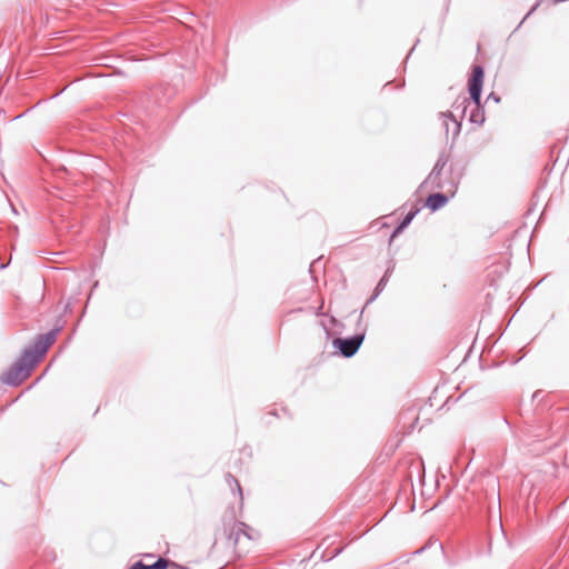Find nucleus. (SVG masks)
<instances>
[{
	"label": "nucleus",
	"mask_w": 569,
	"mask_h": 569,
	"mask_svg": "<svg viewBox=\"0 0 569 569\" xmlns=\"http://www.w3.org/2000/svg\"><path fill=\"white\" fill-rule=\"evenodd\" d=\"M470 97L467 96H460L456 99V101L452 104V111L457 117L458 120L461 121V119L468 117L469 108H470Z\"/></svg>",
	"instance_id": "6"
},
{
	"label": "nucleus",
	"mask_w": 569,
	"mask_h": 569,
	"mask_svg": "<svg viewBox=\"0 0 569 569\" xmlns=\"http://www.w3.org/2000/svg\"><path fill=\"white\" fill-rule=\"evenodd\" d=\"M440 118L446 133L449 134L452 132V138L455 139L460 133L461 129V122L458 120V117L453 112L447 111L441 112Z\"/></svg>",
	"instance_id": "5"
},
{
	"label": "nucleus",
	"mask_w": 569,
	"mask_h": 569,
	"mask_svg": "<svg viewBox=\"0 0 569 569\" xmlns=\"http://www.w3.org/2000/svg\"><path fill=\"white\" fill-rule=\"evenodd\" d=\"M418 213V209H415V210H410L406 216L405 218L402 219V221L400 222L402 224V227H408L410 224V222L413 220V218L416 217V214Z\"/></svg>",
	"instance_id": "11"
},
{
	"label": "nucleus",
	"mask_w": 569,
	"mask_h": 569,
	"mask_svg": "<svg viewBox=\"0 0 569 569\" xmlns=\"http://www.w3.org/2000/svg\"><path fill=\"white\" fill-rule=\"evenodd\" d=\"M59 330V328H54L47 333L39 335L33 343L24 348L14 363L1 375L0 381L4 385L17 387L28 379L49 347L54 343Z\"/></svg>",
	"instance_id": "1"
},
{
	"label": "nucleus",
	"mask_w": 569,
	"mask_h": 569,
	"mask_svg": "<svg viewBox=\"0 0 569 569\" xmlns=\"http://www.w3.org/2000/svg\"><path fill=\"white\" fill-rule=\"evenodd\" d=\"M387 281H388V271L385 273V276L378 282V284L373 291V295L370 297V299L368 300L367 303L372 302L382 292V290L385 289V287L387 284Z\"/></svg>",
	"instance_id": "9"
},
{
	"label": "nucleus",
	"mask_w": 569,
	"mask_h": 569,
	"mask_svg": "<svg viewBox=\"0 0 569 569\" xmlns=\"http://www.w3.org/2000/svg\"><path fill=\"white\" fill-rule=\"evenodd\" d=\"M449 161V157L442 152L435 167L432 168L431 172L429 173L427 180H426V183H429L432 188H436V189H441V190H447L448 192H450L451 194L455 193L456 191V188H457V183L451 181L450 182V188L447 189V183L445 180L441 179L440 174H441V171L443 170V168L446 167L447 162Z\"/></svg>",
	"instance_id": "3"
},
{
	"label": "nucleus",
	"mask_w": 569,
	"mask_h": 569,
	"mask_svg": "<svg viewBox=\"0 0 569 569\" xmlns=\"http://www.w3.org/2000/svg\"><path fill=\"white\" fill-rule=\"evenodd\" d=\"M538 4H539V3H537L536 6H533V7H532V9L528 12V14H527V16H529L533 10H536V8H537V6H538Z\"/></svg>",
	"instance_id": "14"
},
{
	"label": "nucleus",
	"mask_w": 569,
	"mask_h": 569,
	"mask_svg": "<svg viewBox=\"0 0 569 569\" xmlns=\"http://www.w3.org/2000/svg\"><path fill=\"white\" fill-rule=\"evenodd\" d=\"M425 548H421L419 550L416 551V553H420L421 551H423Z\"/></svg>",
	"instance_id": "16"
},
{
	"label": "nucleus",
	"mask_w": 569,
	"mask_h": 569,
	"mask_svg": "<svg viewBox=\"0 0 569 569\" xmlns=\"http://www.w3.org/2000/svg\"><path fill=\"white\" fill-rule=\"evenodd\" d=\"M226 480H227V482L229 483V486L231 488L234 485V487L237 488V490L239 492V496L242 497L241 486H240L239 481L231 473H227L226 475Z\"/></svg>",
	"instance_id": "10"
},
{
	"label": "nucleus",
	"mask_w": 569,
	"mask_h": 569,
	"mask_svg": "<svg viewBox=\"0 0 569 569\" xmlns=\"http://www.w3.org/2000/svg\"><path fill=\"white\" fill-rule=\"evenodd\" d=\"M483 74L485 72L481 66H473L471 77L468 81V89L470 93L468 120L477 126H481L486 120L485 108L481 104Z\"/></svg>",
	"instance_id": "2"
},
{
	"label": "nucleus",
	"mask_w": 569,
	"mask_h": 569,
	"mask_svg": "<svg viewBox=\"0 0 569 569\" xmlns=\"http://www.w3.org/2000/svg\"><path fill=\"white\" fill-rule=\"evenodd\" d=\"M168 560L164 558H159L156 562L152 565H146L142 561H137L133 563L129 569H167L168 567Z\"/></svg>",
	"instance_id": "8"
},
{
	"label": "nucleus",
	"mask_w": 569,
	"mask_h": 569,
	"mask_svg": "<svg viewBox=\"0 0 569 569\" xmlns=\"http://www.w3.org/2000/svg\"><path fill=\"white\" fill-rule=\"evenodd\" d=\"M7 267H8V264H7V263H6V264H3V263H2V264L0 266V269H4V268H7Z\"/></svg>",
	"instance_id": "15"
},
{
	"label": "nucleus",
	"mask_w": 569,
	"mask_h": 569,
	"mask_svg": "<svg viewBox=\"0 0 569 569\" xmlns=\"http://www.w3.org/2000/svg\"><path fill=\"white\" fill-rule=\"evenodd\" d=\"M448 200H449V198L447 194L436 192V193L430 194L427 198L426 204L430 210L436 211V210L442 208L448 202Z\"/></svg>",
	"instance_id": "7"
},
{
	"label": "nucleus",
	"mask_w": 569,
	"mask_h": 569,
	"mask_svg": "<svg viewBox=\"0 0 569 569\" xmlns=\"http://www.w3.org/2000/svg\"><path fill=\"white\" fill-rule=\"evenodd\" d=\"M363 339L365 333H356L348 338H336L333 339L332 345L343 357L350 358L359 350Z\"/></svg>",
	"instance_id": "4"
},
{
	"label": "nucleus",
	"mask_w": 569,
	"mask_h": 569,
	"mask_svg": "<svg viewBox=\"0 0 569 569\" xmlns=\"http://www.w3.org/2000/svg\"><path fill=\"white\" fill-rule=\"evenodd\" d=\"M489 99H493L496 102H499V101H500V98H499L498 96H496L495 93H490V94L488 96V100H489Z\"/></svg>",
	"instance_id": "13"
},
{
	"label": "nucleus",
	"mask_w": 569,
	"mask_h": 569,
	"mask_svg": "<svg viewBox=\"0 0 569 569\" xmlns=\"http://www.w3.org/2000/svg\"><path fill=\"white\" fill-rule=\"evenodd\" d=\"M405 229L406 227H402V224L399 223L392 232V238L401 233Z\"/></svg>",
	"instance_id": "12"
}]
</instances>
